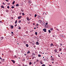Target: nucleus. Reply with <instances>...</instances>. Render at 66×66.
I'll use <instances>...</instances> for the list:
<instances>
[{"label": "nucleus", "mask_w": 66, "mask_h": 66, "mask_svg": "<svg viewBox=\"0 0 66 66\" xmlns=\"http://www.w3.org/2000/svg\"><path fill=\"white\" fill-rule=\"evenodd\" d=\"M42 22V20H38V22H39V23H41Z\"/></svg>", "instance_id": "f257e3e1"}, {"label": "nucleus", "mask_w": 66, "mask_h": 66, "mask_svg": "<svg viewBox=\"0 0 66 66\" xmlns=\"http://www.w3.org/2000/svg\"><path fill=\"white\" fill-rule=\"evenodd\" d=\"M22 17V16H19L18 17V19H20Z\"/></svg>", "instance_id": "f03ea898"}, {"label": "nucleus", "mask_w": 66, "mask_h": 66, "mask_svg": "<svg viewBox=\"0 0 66 66\" xmlns=\"http://www.w3.org/2000/svg\"><path fill=\"white\" fill-rule=\"evenodd\" d=\"M43 30L44 32H46V29L45 28L44 29H43Z\"/></svg>", "instance_id": "7ed1b4c3"}, {"label": "nucleus", "mask_w": 66, "mask_h": 66, "mask_svg": "<svg viewBox=\"0 0 66 66\" xmlns=\"http://www.w3.org/2000/svg\"><path fill=\"white\" fill-rule=\"evenodd\" d=\"M54 51L55 53H56L57 52V50H56V49H55L54 50Z\"/></svg>", "instance_id": "20e7f679"}, {"label": "nucleus", "mask_w": 66, "mask_h": 66, "mask_svg": "<svg viewBox=\"0 0 66 66\" xmlns=\"http://www.w3.org/2000/svg\"><path fill=\"white\" fill-rule=\"evenodd\" d=\"M28 3H29L30 4H31V3H32V2L29 1H28Z\"/></svg>", "instance_id": "39448f33"}, {"label": "nucleus", "mask_w": 66, "mask_h": 66, "mask_svg": "<svg viewBox=\"0 0 66 66\" xmlns=\"http://www.w3.org/2000/svg\"><path fill=\"white\" fill-rule=\"evenodd\" d=\"M11 61L12 62H13V64H15V61L13 60H11Z\"/></svg>", "instance_id": "423d86ee"}, {"label": "nucleus", "mask_w": 66, "mask_h": 66, "mask_svg": "<svg viewBox=\"0 0 66 66\" xmlns=\"http://www.w3.org/2000/svg\"><path fill=\"white\" fill-rule=\"evenodd\" d=\"M52 46H53V47H54V45H53V43H51L50 44V46H51V47H52Z\"/></svg>", "instance_id": "0eeeda50"}, {"label": "nucleus", "mask_w": 66, "mask_h": 66, "mask_svg": "<svg viewBox=\"0 0 66 66\" xmlns=\"http://www.w3.org/2000/svg\"><path fill=\"white\" fill-rule=\"evenodd\" d=\"M36 44L37 45H39V43H38V42H36Z\"/></svg>", "instance_id": "6e6552de"}, {"label": "nucleus", "mask_w": 66, "mask_h": 66, "mask_svg": "<svg viewBox=\"0 0 66 66\" xmlns=\"http://www.w3.org/2000/svg\"><path fill=\"white\" fill-rule=\"evenodd\" d=\"M13 28H14V27H13V26H12L11 27V29H13Z\"/></svg>", "instance_id": "1a4fd4ad"}, {"label": "nucleus", "mask_w": 66, "mask_h": 66, "mask_svg": "<svg viewBox=\"0 0 66 66\" xmlns=\"http://www.w3.org/2000/svg\"><path fill=\"white\" fill-rule=\"evenodd\" d=\"M22 15L23 16H24V15H25V14H24V13L23 12L22 13Z\"/></svg>", "instance_id": "9d476101"}, {"label": "nucleus", "mask_w": 66, "mask_h": 66, "mask_svg": "<svg viewBox=\"0 0 66 66\" xmlns=\"http://www.w3.org/2000/svg\"><path fill=\"white\" fill-rule=\"evenodd\" d=\"M1 7L2 8H3V9H4V7L3 6V5H2L1 6Z\"/></svg>", "instance_id": "9b49d317"}, {"label": "nucleus", "mask_w": 66, "mask_h": 66, "mask_svg": "<svg viewBox=\"0 0 66 66\" xmlns=\"http://www.w3.org/2000/svg\"><path fill=\"white\" fill-rule=\"evenodd\" d=\"M15 1H14L12 3V4L13 5V4H14L15 3Z\"/></svg>", "instance_id": "f8f14e48"}, {"label": "nucleus", "mask_w": 66, "mask_h": 66, "mask_svg": "<svg viewBox=\"0 0 66 66\" xmlns=\"http://www.w3.org/2000/svg\"><path fill=\"white\" fill-rule=\"evenodd\" d=\"M17 20H15V24H16V23H17Z\"/></svg>", "instance_id": "ddd939ff"}, {"label": "nucleus", "mask_w": 66, "mask_h": 66, "mask_svg": "<svg viewBox=\"0 0 66 66\" xmlns=\"http://www.w3.org/2000/svg\"><path fill=\"white\" fill-rule=\"evenodd\" d=\"M16 6H19V4H17L16 5Z\"/></svg>", "instance_id": "4468645a"}, {"label": "nucleus", "mask_w": 66, "mask_h": 66, "mask_svg": "<svg viewBox=\"0 0 66 66\" xmlns=\"http://www.w3.org/2000/svg\"><path fill=\"white\" fill-rule=\"evenodd\" d=\"M27 20H28L29 19V17H27Z\"/></svg>", "instance_id": "2eb2a0df"}, {"label": "nucleus", "mask_w": 66, "mask_h": 66, "mask_svg": "<svg viewBox=\"0 0 66 66\" xmlns=\"http://www.w3.org/2000/svg\"><path fill=\"white\" fill-rule=\"evenodd\" d=\"M43 62V61H41L40 62V64H43V62Z\"/></svg>", "instance_id": "dca6fc26"}, {"label": "nucleus", "mask_w": 66, "mask_h": 66, "mask_svg": "<svg viewBox=\"0 0 66 66\" xmlns=\"http://www.w3.org/2000/svg\"><path fill=\"white\" fill-rule=\"evenodd\" d=\"M17 57V56L15 55L14 56V58H16V57Z\"/></svg>", "instance_id": "f3484780"}, {"label": "nucleus", "mask_w": 66, "mask_h": 66, "mask_svg": "<svg viewBox=\"0 0 66 66\" xmlns=\"http://www.w3.org/2000/svg\"><path fill=\"white\" fill-rule=\"evenodd\" d=\"M38 56H39V57H41V55H40V54H38Z\"/></svg>", "instance_id": "a211bd4d"}, {"label": "nucleus", "mask_w": 66, "mask_h": 66, "mask_svg": "<svg viewBox=\"0 0 66 66\" xmlns=\"http://www.w3.org/2000/svg\"><path fill=\"white\" fill-rule=\"evenodd\" d=\"M26 46L27 47H28V46H29V45L28 44H26Z\"/></svg>", "instance_id": "6ab92c4d"}, {"label": "nucleus", "mask_w": 66, "mask_h": 66, "mask_svg": "<svg viewBox=\"0 0 66 66\" xmlns=\"http://www.w3.org/2000/svg\"><path fill=\"white\" fill-rule=\"evenodd\" d=\"M30 53V51H28L27 52V54H28V53Z\"/></svg>", "instance_id": "aec40b11"}, {"label": "nucleus", "mask_w": 66, "mask_h": 66, "mask_svg": "<svg viewBox=\"0 0 66 66\" xmlns=\"http://www.w3.org/2000/svg\"><path fill=\"white\" fill-rule=\"evenodd\" d=\"M2 62H4V59H2Z\"/></svg>", "instance_id": "412c9836"}, {"label": "nucleus", "mask_w": 66, "mask_h": 66, "mask_svg": "<svg viewBox=\"0 0 66 66\" xmlns=\"http://www.w3.org/2000/svg\"><path fill=\"white\" fill-rule=\"evenodd\" d=\"M39 54H42V52L41 51H39Z\"/></svg>", "instance_id": "4be33fe9"}, {"label": "nucleus", "mask_w": 66, "mask_h": 66, "mask_svg": "<svg viewBox=\"0 0 66 66\" xmlns=\"http://www.w3.org/2000/svg\"><path fill=\"white\" fill-rule=\"evenodd\" d=\"M51 60H53V61H54V59H53V57L51 58Z\"/></svg>", "instance_id": "5701e85b"}, {"label": "nucleus", "mask_w": 66, "mask_h": 66, "mask_svg": "<svg viewBox=\"0 0 66 66\" xmlns=\"http://www.w3.org/2000/svg\"><path fill=\"white\" fill-rule=\"evenodd\" d=\"M6 12H9V10H6Z\"/></svg>", "instance_id": "b1692460"}, {"label": "nucleus", "mask_w": 66, "mask_h": 66, "mask_svg": "<svg viewBox=\"0 0 66 66\" xmlns=\"http://www.w3.org/2000/svg\"><path fill=\"white\" fill-rule=\"evenodd\" d=\"M48 32L49 33H51V31H50V30H48Z\"/></svg>", "instance_id": "393cba45"}, {"label": "nucleus", "mask_w": 66, "mask_h": 66, "mask_svg": "<svg viewBox=\"0 0 66 66\" xmlns=\"http://www.w3.org/2000/svg\"><path fill=\"white\" fill-rule=\"evenodd\" d=\"M35 35H37V32H35Z\"/></svg>", "instance_id": "a878e982"}, {"label": "nucleus", "mask_w": 66, "mask_h": 66, "mask_svg": "<svg viewBox=\"0 0 66 66\" xmlns=\"http://www.w3.org/2000/svg\"><path fill=\"white\" fill-rule=\"evenodd\" d=\"M21 12H23L24 11V10H23L22 9L21 10Z\"/></svg>", "instance_id": "bb28decb"}, {"label": "nucleus", "mask_w": 66, "mask_h": 66, "mask_svg": "<svg viewBox=\"0 0 66 66\" xmlns=\"http://www.w3.org/2000/svg\"><path fill=\"white\" fill-rule=\"evenodd\" d=\"M29 65H31L32 64V62H29Z\"/></svg>", "instance_id": "cd10ccee"}, {"label": "nucleus", "mask_w": 66, "mask_h": 66, "mask_svg": "<svg viewBox=\"0 0 66 66\" xmlns=\"http://www.w3.org/2000/svg\"><path fill=\"white\" fill-rule=\"evenodd\" d=\"M36 57H32V60H33V59H34V58Z\"/></svg>", "instance_id": "c85d7f7f"}, {"label": "nucleus", "mask_w": 66, "mask_h": 66, "mask_svg": "<svg viewBox=\"0 0 66 66\" xmlns=\"http://www.w3.org/2000/svg\"><path fill=\"white\" fill-rule=\"evenodd\" d=\"M37 16V15L35 14V17H36Z\"/></svg>", "instance_id": "c756f323"}, {"label": "nucleus", "mask_w": 66, "mask_h": 66, "mask_svg": "<svg viewBox=\"0 0 66 66\" xmlns=\"http://www.w3.org/2000/svg\"><path fill=\"white\" fill-rule=\"evenodd\" d=\"M7 8H8V9H10V7L8 6L7 7Z\"/></svg>", "instance_id": "7c9ffc66"}, {"label": "nucleus", "mask_w": 66, "mask_h": 66, "mask_svg": "<svg viewBox=\"0 0 66 66\" xmlns=\"http://www.w3.org/2000/svg\"><path fill=\"white\" fill-rule=\"evenodd\" d=\"M19 23H20L21 22V20H19Z\"/></svg>", "instance_id": "2f4dec72"}, {"label": "nucleus", "mask_w": 66, "mask_h": 66, "mask_svg": "<svg viewBox=\"0 0 66 66\" xmlns=\"http://www.w3.org/2000/svg\"><path fill=\"white\" fill-rule=\"evenodd\" d=\"M0 23H2V22L1 21H0Z\"/></svg>", "instance_id": "473e14b6"}, {"label": "nucleus", "mask_w": 66, "mask_h": 66, "mask_svg": "<svg viewBox=\"0 0 66 66\" xmlns=\"http://www.w3.org/2000/svg\"><path fill=\"white\" fill-rule=\"evenodd\" d=\"M32 54L33 55H35V54H34V53H33Z\"/></svg>", "instance_id": "72a5a7b5"}, {"label": "nucleus", "mask_w": 66, "mask_h": 66, "mask_svg": "<svg viewBox=\"0 0 66 66\" xmlns=\"http://www.w3.org/2000/svg\"><path fill=\"white\" fill-rule=\"evenodd\" d=\"M11 8H12V9H14V6H12L11 7Z\"/></svg>", "instance_id": "f704fd0d"}, {"label": "nucleus", "mask_w": 66, "mask_h": 66, "mask_svg": "<svg viewBox=\"0 0 66 66\" xmlns=\"http://www.w3.org/2000/svg\"><path fill=\"white\" fill-rule=\"evenodd\" d=\"M31 23V22H30V21H29L28 22V24H29V23Z\"/></svg>", "instance_id": "c9c22d12"}, {"label": "nucleus", "mask_w": 66, "mask_h": 66, "mask_svg": "<svg viewBox=\"0 0 66 66\" xmlns=\"http://www.w3.org/2000/svg\"><path fill=\"white\" fill-rule=\"evenodd\" d=\"M42 66H46V65L45 64H43L42 65Z\"/></svg>", "instance_id": "e433bc0d"}, {"label": "nucleus", "mask_w": 66, "mask_h": 66, "mask_svg": "<svg viewBox=\"0 0 66 66\" xmlns=\"http://www.w3.org/2000/svg\"><path fill=\"white\" fill-rule=\"evenodd\" d=\"M50 30H51V31H52V30H53V28H51L50 29Z\"/></svg>", "instance_id": "4c0bfd02"}, {"label": "nucleus", "mask_w": 66, "mask_h": 66, "mask_svg": "<svg viewBox=\"0 0 66 66\" xmlns=\"http://www.w3.org/2000/svg\"><path fill=\"white\" fill-rule=\"evenodd\" d=\"M61 50H62V49H61V48H60L59 49V51H61Z\"/></svg>", "instance_id": "58836bf2"}, {"label": "nucleus", "mask_w": 66, "mask_h": 66, "mask_svg": "<svg viewBox=\"0 0 66 66\" xmlns=\"http://www.w3.org/2000/svg\"><path fill=\"white\" fill-rule=\"evenodd\" d=\"M17 26V24H16L14 26V27H16V26Z\"/></svg>", "instance_id": "ea45409f"}, {"label": "nucleus", "mask_w": 66, "mask_h": 66, "mask_svg": "<svg viewBox=\"0 0 66 66\" xmlns=\"http://www.w3.org/2000/svg\"><path fill=\"white\" fill-rule=\"evenodd\" d=\"M11 19H14V18H13V17H12L11 18Z\"/></svg>", "instance_id": "a19ab883"}, {"label": "nucleus", "mask_w": 66, "mask_h": 66, "mask_svg": "<svg viewBox=\"0 0 66 66\" xmlns=\"http://www.w3.org/2000/svg\"><path fill=\"white\" fill-rule=\"evenodd\" d=\"M19 29H21V27H19Z\"/></svg>", "instance_id": "79ce46f5"}, {"label": "nucleus", "mask_w": 66, "mask_h": 66, "mask_svg": "<svg viewBox=\"0 0 66 66\" xmlns=\"http://www.w3.org/2000/svg\"><path fill=\"white\" fill-rule=\"evenodd\" d=\"M37 26H39V24H38V23L37 24V25H36Z\"/></svg>", "instance_id": "37998d69"}, {"label": "nucleus", "mask_w": 66, "mask_h": 66, "mask_svg": "<svg viewBox=\"0 0 66 66\" xmlns=\"http://www.w3.org/2000/svg\"><path fill=\"white\" fill-rule=\"evenodd\" d=\"M60 45L61 46H62V43H61L60 44Z\"/></svg>", "instance_id": "c03bdc74"}, {"label": "nucleus", "mask_w": 66, "mask_h": 66, "mask_svg": "<svg viewBox=\"0 0 66 66\" xmlns=\"http://www.w3.org/2000/svg\"><path fill=\"white\" fill-rule=\"evenodd\" d=\"M6 1H7V2H8L9 1V0H5Z\"/></svg>", "instance_id": "a18cd8bd"}, {"label": "nucleus", "mask_w": 66, "mask_h": 66, "mask_svg": "<svg viewBox=\"0 0 66 66\" xmlns=\"http://www.w3.org/2000/svg\"><path fill=\"white\" fill-rule=\"evenodd\" d=\"M46 25H47V24H48V23L47 22L46 23Z\"/></svg>", "instance_id": "49530a36"}, {"label": "nucleus", "mask_w": 66, "mask_h": 66, "mask_svg": "<svg viewBox=\"0 0 66 66\" xmlns=\"http://www.w3.org/2000/svg\"><path fill=\"white\" fill-rule=\"evenodd\" d=\"M24 55L25 56H26V55H27V54H24Z\"/></svg>", "instance_id": "de8ad7c7"}, {"label": "nucleus", "mask_w": 66, "mask_h": 66, "mask_svg": "<svg viewBox=\"0 0 66 66\" xmlns=\"http://www.w3.org/2000/svg\"><path fill=\"white\" fill-rule=\"evenodd\" d=\"M28 33V31H26V33Z\"/></svg>", "instance_id": "09e8293b"}, {"label": "nucleus", "mask_w": 66, "mask_h": 66, "mask_svg": "<svg viewBox=\"0 0 66 66\" xmlns=\"http://www.w3.org/2000/svg\"><path fill=\"white\" fill-rule=\"evenodd\" d=\"M43 60L44 61H46V59H44Z\"/></svg>", "instance_id": "8fccbe9b"}, {"label": "nucleus", "mask_w": 66, "mask_h": 66, "mask_svg": "<svg viewBox=\"0 0 66 66\" xmlns=\"http://www.w3.org/2000/svg\"><path fill=\"white\" fill-rule=\"evenodd\" d=\"M53 37H55V36L54 35H53Z\"/></svg>", "instance_id": "3c124183"}, {"label": "nucleus", "mask_w": 66, "mask_h": 66, "mask_svg": "<svg viewBox=\"0 0 66 66\" xmlns=\"http://www.w3.org/2000/svg\"><path fill=\"white\" fill-rule=\"evenodd\" d=\"M0 59L1 60H2V58H1V57H0Z\"/></svg>", "instance_id": "603ef678"}, {"label": "nucleus", "mask_w": 66, "mask_h": 66, "mask_svg": "<svg viewBox=\"0 0 66 66\" xmlns=\"http://www.w3.org/2000/svg\"><path fill=\"white\" fill-rule=\"evenodd\" d=\"M33 25L34 26V25H35V23H33Z\"/></svg>", "instance_id": "864d4df0"}, {"label": "nucleus", "mask_w": 66, "mask_h": 66, "mask_svg": "<svg viewBox=\"0 0 66 66\" xmlns=\"http://www.w3.org/2000/svg\"><path fill=\"white\" fill-rule=\"evenodd\" d=\"M1 38H2V39H3V38H4V37H1Z\"/></svg>", "instance_id": "5fc2aeb1"}, {"label": "nucleus", "mask_w": 66, "mask_h": 66, "mask_svg": "<svg viewBox=\"0 0 66 66\" xmlns=\"http://www.w3.org/2000/svg\"><path fill=\"white\" fill-rule=\"evenodd\" d=\"M30 19H29L28 20V21H30Z\"/></svg>", "instance_id": "6e6d98bb"}, {"label": "nucleus", "mask_w": 66, "mask_h": 66, "mask_svg": "<svg viewBox=\"0 0 66 66\" xmlns=\"http://www.w3.org/2000/svg\"><path fill=\"white\" fill-rule=\"evenodd\" d=\"M58 56H59V57H60V55H58Z\"/></svg>", "instance_id": "4d7b16f0"}, {"label": "nucleus", "mask_w": 66, "mask_h": 66, "mask_svg": "<svg viewBox=\"0 0 66 66\" xmlns=\"http://www.w3.org/2000/svg\"><path fill=\"white\" fill-rule=\"evenodd\" d=\"M3 4H4V5H5V4H4V3H3Z\"/></svg>", "instance_id": "13d9d810"}, {"label": "nucleus", "mask_w": 66, "mask_h": 66, "mask_svg": "<svg viewBox=\"0 0 66 66\" xmlns=\"http://www.w3.org/2000/svg\"><path fill=\"white\" fill-rule=\"evenodd\" d=\"M31 14H29V15L30 16H31Z\"/></svg>", "instance_id": "bf43d9fd"}, {"label": "nucleus", "mask_w": 66, "mask_h": 66, "mask_svg": "<svg viewBox=\"0 0 66 66\" xmlns=\"http://www.w3.org/2000/svg\"><path fill=\"white\" fill-rule=\"evenodd\" d=\"M38 59H37V62H38Z\"/></svg>", "instance_id": "052dcab7"}, {"label": "nucleus", "mask_w": 66, "mask_h": 66, "mask_svg": "<svg viewBox=\"0 0 66 66\" xmlns=\"http://www.w3.org/2000/svg\"><path fill=\"white\" fill-rule=\"evenodd\" d=\"M21 13H19V14L20 15H21Z\"/></svg>", "instance_id": "680f3d73"}, {"label": "nucleus", "mask_w": 66, "mask_h": 66, "mask_svg": "<svg viewBox=\"0 0 66 66\" xmlns=\"http://www.w3.org/2000/svg\"><path fill=\"white\" fill-rule=\"evenodd\" d=\"M13 32H11V34H13Z\"/></svg>", "instance_id": "e2e57ef3"}, {"label": "nucleus", "mask_w": 66, "mask_h": 66, "mask_svg": "<svg viewBox=\"0 0 66 66\" xmlns=\"http://www.w3.org/2000/svg\"><path fill=\"white\" fill-rule=\"evenodd\" d=\"M56 30H57V31H59V29H57Z\"/></svg>", "instance_id": "0e129e2a"}, {"label": "nucleus", "mask_w": 66, "mask_h": 66, "mask_svg": "<svg viewBox=\"0 0 66 66\" xmlns=\"http://www.w3.org/2000/svg\"><path fill=\"white\" fill-rule=\"evenodd\" d=\"M34 29H36V28L35 27L34 28Z\"/></svg>", "instance_id": "69168bd1"}, {"label": "nucleus", "mask_w": 66, "mask_h": 66, "mask_svg": "<svg viewBox=\"0 0 66 66\" xmlns=\"http://www.w3.org/2000/svg\"><path fill=\"white\" fill-rule=\"evenodd\" d=\"M49 66H51V65H50V64H49Z\"/></svg>", "instance_id": "338daca9"}, {"label": "nucleus", "mask_w": 66, "mask_h": 66, "mask_svg": "<svg viewBox=\"0 0 66 66\" xmlns=\"http://www.w3.org/2000/svg\"><path fill=\"white\" fill-rule=\"evenodd\" d=\"M42 53V54H44V53Z\"/></svg>", "instance_id": "774afa93"}]
</instances>
